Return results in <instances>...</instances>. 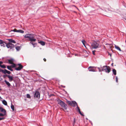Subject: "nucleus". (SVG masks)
<instances>
[{"label": "nucleus", "mask_w": 126, "mask_h": 126, "mask_svg": "<svg viewBox=\"0 0 126 126\" xmlns=\"http://www.w3.org/2000/svg\"><path fill=\"white\" fill-rule=\"evenodd\" d=\"M8 78L9 79V81L10 82H11L14 80L13 77L9 75Z\"/></svg>", "instance_id": "4468645a"}, {"label": "nucleus", "mask_w": 126, "mask_h": 126, "mask_svg": "<svg viewBox=\"0 0 126 126\" xmlns=\"http://www.w3.org/2000/svg\"><path fill=\"white\" fill-rule=\"evenodd\" d=\"M26 97L27 98H31L30 96V94H27Z\"/></svg>", "instance_id": "473e14b6"}, {"label": "nucleus", "mask_w": 126, "mask_h": 126, "mask_svg": "<svg viewBox=\"0 0 126 126\" xmlns=\"http://www.w3.org/2000/svg\"><path fill=\"white\" fill-rule=\"evenodd\" d=\"M2 90V89L0 88V90L1 91Z\"/></svg>", "instance_id": "49530a36"}, {"label": "nucleus", "mask_w": 126, "mask_h": 126, "mask_svg": "<svg viewBox=\"0 0 126 126\" xmlns=\"http://www.w3.org/2000/svg\"><path fill=\"white\" fill-rule=\"evenodd\" d=\"M125 42L126 43V40Z\"/></svg>", "instance_id": "8fccbe9b"}, {"label": "nucleus", "mask_w": 126, "mask_h": 126, "mask_svg": "<svg viewBox=\"0 0 126 126\" xmlns=\"http://www.w3.org/2000/svg\"><path fill=\"white\" fill-rule=\"evenodd\" d=\"M95 67L94 66H90L88 68V69L90 71L95 72Z\"/></svg>", "instance_id": "6e6552de"}, {"label": "nucleus", "mask_w": 126, "mask_h": 126, "mask_svg": "<svg viewBox=\"0 0 126 126\" xmlns=\"http://www.w3.org/2000/svg\"><path fill=\"white\" fill-rule=\"evenodd\" d=\"M100 47L99 43L96 42H93L91 44V48L93 49H96Z\"/></svg>", "instance_id": "7ed1b4c3"}, {"label": "nucleus", "mask_w": 126, "mask_h": 126, "mask_svg": "<svg viewBox=\"0 0 126 126\" xmlns=\"http://www.w3.org/2000/svg\"><path fill=\"white\" fill-rule=\"evenodd\" d=\"M15 48L17 51H19L20 49V47H17Z\"/></svg>", "instance_id": "cd10ccee"}, {"label": "nucleus", "mask_w": 126, "mask_h": 126, "mask_svg": "<svg viewBox=\"0 0 126 126\" xmlns=\"http://www.w3.org/2000/svg\"><path fill=\"white\" fill-rule=\"evenodd\" d=\"M17 31V30L16 29H14V30H11L10 31V32H11L13 31L15 32H16Z\"/></svg>", "instance_id": "2f4dec72"}, {"label": "nucleus", "mask_w": 126, "mask_h": 126, "mask_svg": "<svg viewBox=\"0 0 126 126\" xmlns=\"http://www.w3.org/2000/svg\"><path fill=\"white\" fill-rule=\"evenodd\" d=\"M118 78L117 77H116V81L117 82H118Z\"/></svg>", "instance_id": "e433bc0d"}, {"label": "nucleus", "mask_w": 126, "mask_h": 126, "mask_svg": "<svg viewBox=\"0 0 126 126\" xmlns=\"http://www.w3.org/2000/svg\"><path fill=\"white\" fill-rule=\"evenodd\" d=\"M3 62L1 61H0V66L1 65V64L3 63Z\"/></svg>", "instance_id": "79ce46f5"}, {"label": "nucleus", "mask_w": 126, "mask_h": 126, "mask_svg": "<svg viewBox=\"0 0 126 126\" xmlns=\"http://www.w3.org/2000/svg\"><path fill=\"white\" fill-rule=\"evenodd\" d=\"M67 103L70 105H71V103H72V101H67Z\"/></svg>", "instance_id": "bb28decb"}, {"label": "nucleus", "mask_w": 126, "mask_h": 126, "mask_svg": "<svg viewBox=\"0 0 126 126\" xmlns=\"http://www.w3.org/2000/svg\"><path fill=\"white\" fill-rule=\"evenodd\" d=\"M6 116V111H0V116Z\"/></svg>", "instance_id": "1a4fd4ad"}, {"label": "nucleus", "mask_w": 126, "mask_h": 126, "mask_svg": "<svg viewBox=\"0 0 126 126\" xmlns=\"http://www.w3.org/2000/svg\"><path fill=\"white\" fill-rule=\"evenodd\" d=\"M86 119H87H87H88L87 118H86Z\"/></svg>", "instance_id": "09e8293b"}, {"label": "nucleus", "mask_w": 126, "mask_h": 126, "mask_svg": "<svg viewBox=\"0 0 126 126\" xmlns=\"http://www.w3.org/2000/svg\"><path fill=\"white\" fill-rule=\"evenodd\" d=\"M82 43L83 44L86 48V46L85 45V43H86V42L84 40H82Z\"/></svg>", "instance_id": "393cba45"}, {"label": "nucleus", "mask_w": 126, "mask_h": 126, "mask_svg": "<svg viewBox=\"0 0 126 126\" xmlns=\"http://www.w3.org/2000/svg\"><path fill=\"white\" fill-rule=\"evenodd\" d=\"M8 75H8L6 74L5 75H3V76L4 78H5L6 77H8Z\"/></svg>", "instance_id": "72a5a7b5"}, {"label": "nucleus", "mask_w": 126, "mask_h": 126, "mask_svg": "<svg viewBox=\"0 0 126 126\" xmlns=\"http://www.w3.org/2000/svg\"><path fill=\"white\" fill-rule=\"evenodd\" d=\"M75 120H76V119H75V118H74V120H73V124H75Z\"/></svg>", "instance_id": "c9c22d12"}, {"label": "nucleus", "mask_w": 126, "mask_h": 126, "mask_svg": "<svg viewBox=\"0 0 126 126\" xmlns=\"http://www.w3.org/2000/svg\"><path fill=\"white\" fill-rule=\"evenodd\" d=\"M33 41H30V42L29 44H32L33 46L34 47H35L37 45V43H36L35 42H33Z\"/></svg>", "instance_id": "2eb2a0df"}, {"label": "nucleus", "mask_w": 126, "mask_h": 126, "mask_svg": "<svg viewBox=\"0 0 126 126\" xmlns=\"http://www.w3.org/2000/svg\"><path fill=\"white\" fill-rule=\"evenodd\" d=\"M18 65L19 66L18 67L16 68L15 69L16 70L18 71L22 69L23 66L20 64H18Z\"/></svg>", "instance_id": "f8f14e48"}, {"label": "nucleus", "mask_w": 126, "mask_h": 126, "mask_svg": "<svg viewBox=\"0 0 126 126\" xmlns=\"http://www.w3.org/2000/svg\"><path fill=\"white\" fill-rule=\"evenodd\" d=\"M7 68L8 70H10L11 71H13V70L11 68V67L10 66H7Z\"/></svg>", "instance_id": "4be33fe9"}, {"label": "nucleus", "mask_w": 126, "mask_h": 126, "mask_svg": "<svg viewBox=\"0 0 126 126\" xmlns=\"http://www.w3.org/2000/svg\"><path fill=\"white\" fill-rule=\"evenodd\" d=\"M0 110H5V109H3L2 107H0Z\"/></svg>", "instance_id": "4c0bfd02"}, {"label": "nucleus", "mask_w": 126, "mask_h": 126, "mask_svg": "<svg viewBox=\"0 0 126 126\" xmlns=\"http://www.w3.org/2000/svg\"><path fill=\"white\" fill-rule=\"evenodd\" d=\"M25 38L29 39V40L30 41L35 42L36 39L34 38V35L33 34H27L24 36Z\"/></svg>", "instance_id": "f257e3e1"}, {"label": "nucleus", "mask_w": 126, "mask_h": 126, "mask_svg": "<svg viewBox=\"0 0 126 126\" xmlns=\"http://www.w3.org/2000/svg\"><path fill=\"white\" fill-rule=\"evenodd\" d=\"M108 55H110V57H111V54L109 52H108Z\"/></svg>", "instance_id": "37998d69"}, {"label": "nucleus", "mask_w": 126, "mask_h": 126, "mask_svg": "<svg viewBox=\"0 0 126 126\" xmlns=\"http://www.w3.org/2000/svg\"><path fill=\"white\" fill-rule=\"evenodd\" d=\"M38 42L42 46H44L45 45V42L43 41H40Z\"/></svg>", "instance_id": "a211bd4d"}, {"label": "nucleus", "mask_w": 126, "mask_h": 126, "mask_svg": "<svg viewBox=\"0 0 126 126\" xmlns=\"http://www.w3.org/2000/svg\"><path fill=\"white\" fill-rule=\"evenodd\" d=\"M2 102L3 104L5 105H7V102L5 100H2Z\"/></svg>", "instance_id": "5701e85b"}, {"label": "nucleus", "mask_w": 126, "mask_h": 126, "mask_svg": "<svg viewBox=\"0 0 126 126\" xmlns=\"http://www.w3.org/2000/svg\"><path fill=\"white\" fill-rule=\"evenodd\" d=\"M4 119H5V118L4 117H0V121L2 120H4Z\"/></svg>", "instance_id": "58836bf2"}, {"label": "nucleus", "mask_w": 126, "mask_h": 126, "mask_svg": "<svg viewBox=\"0 0 126 126\" xmlns=\"http://www.w3.org/2000/svg\"><path fill=\"white\" fill-rule=\"evenodd\" d=\"M6 47L8 48H10L11 49L14 47H15L14 45L11 43L9 42L7 44Z\"/></svg>", "instance_id": "0eeeda50"}, {"label": "nucleus", "mask_w": 126, "mask_h": 126, "mask_svg": "<svg viewBox=\"0 0 126 126\" xmlns=\"http://www.w3.org/2000/svg\"><path fill=\"white\" fill-rule=\"evenodd\" d=\"M98 69L99 70V72H101L102 71V69H101L99 67H98Z\"/></svg>", "instance_id": "f704fd0d"}, {"label": "nucleus", "mask_w": 126, "mask_h": 126, "mask_svg": "<svg viewBox=\"0 0 126 126\" xmlns=\"http://www.w3.org/2000/svg\"><path fill=\"white\" fill-rule=\"evenodd\" d=\"M1 72L4 74L7 73L8 74H10L11 73V72L10 71H8L6 69H4V70L2 69Z\"/></svg>", "instance_id": "ddd939ff"}, {"label": "nucleus", "mask_w": 126, "mask_h": 126, "mask_svg": "<svg viewBox=\"0 0 126 126\" xmlns=\"http://www.w3.org/2000/svg\"><path fill=\"white\" fill-rule=\"evenodd\" d=\"M4 82L8 87H10L11 86V85L8 81L5 80H4Z\"/></svg>", "instance_id": "dca6fc26"}, {"label": "nucleus", "mask_w": 126, "mask_h": 126, "mask_svg": "<svg viewBox=\"0 0 126 126\" xmlns=\"http://www.w3.org/2000/svg\"><path fill=\"white\" fill-rule=\"evenodd\" d=\"M54 96V95L53 94H51L50 95H49V94L48 95V96L49 97H50L52 96Z\"/></svg>", "instance_id": "a19ab883"}, {"label": "nucleus", "mask_w": 126, "mask_h": 126, "mask_svg": "<svg viewBox=\"0 0 126 126\" xmlns=\"http://www.w3.org/2000/svg\"><path fill=\"white\" fill-rule=\"evenodd\" d=\"M102 14L106 16L103 13Z\"/></svg>", "instance_id": "de8ad7c7"}, {"label": "nucleus", "mask_w": 126, "mask_h": 126, "mask_svg": "<svg viewBox=\"0 0 126 126\" xmlns=\"http://www.w3.org/2000/svg\"><path fill=\"white\" fill-rule=\"evenodd\" d=\"M95 50H93L92 51V53H93V54L94 55H95Z\"/></svg>", "instance_id": "ea45409f"}, {"label": "nucleus", "mask_w": 126, "mask_h": 126, "mask_svg": "<svg viewBox=\"0 0 126 126\" xmlns=\"http://www.w3.org/2000/svg\"><path fill=\"white\" fill-rule=\"evenodd\" d=\"M9 40L10 43L11 42L14 43H16V42L14 40H13L12 39H9Z\"/></svg>", "instance_id": "6ab92c4d"}, {"label": "nucleus", "mask_w": 126, "mask_h": 126, "mask_svg": "<svg viewBox=\"0 0 126 126\" xmlns=\"http://www.w3.org/2000/svg\"><path fill=\"white\" fill-rule=\"evenodd\" d=\"M40 94L39 92L36 91L34 94V97L37 98H39L40 97Z\"/></svg>", "instance_id": "9d476101"}, {"label": "nucleus", "mask_w": 126, "mask_h": 126, "mask_svg": "<svg viewBox=\"0 0 126 126\" xmlns=\"http://www.w3.org/2000/svg\"><path fill=\"white\" fill-rule=\"evenodd\" d=\"M112 72L114 75H116V70L115 69H113L112 70Z\"/></svg>", "instance_id": "b1692460"}, {"label": "nucleus", "mask_w": 126, "mask_h": 126, "mask_svg": "<svg viewBox=\"0 0 126 126\" xmlns=\"http://www.w3.org/2000/svg\"><path fill=\"white\" fill-rule=\"evenodd\" d=\"M79 112L80 114L82 116H84V115L83 114V113L82 112H81V111H78Z\"/></svg>", "instance_id": "a878e982"}, {"label": "nucleus", "mask_w": 126, "mask_h": 126, "mask_svg": "<svg viewBox=\"0 0 126 126\" xmlns=\"http://www.w3.org/2000/svg\"><path fill=\"white\" fill-rule=\"evenodd\" d=\"M115 47L119 51H121V50L120 48L118 46H117L116 45H115Z\"/></svg>", "instance_id": "412c9836"}, {"label": "nucleus", "mask_w": 126, "mask_h": 126, "mask_svg": "<svg viewBox=\"0 0 126 126\" xmlns=\"http://www.w3.org/2000/svg\"><path fill=\"white\" fill-rule=\"evenodd\" d=\"M12 65H11L10 66L11 67H12L13 68L15 67L16 66V65L14 63H13V64H12Z\"/></svg>", "instance_id": "c85d7f7f"}, {"label": "nucleus", "mask_w": 126, "mask_h": 126, "mask_svg": "<svg viewBox=\"0 0 126 126\" xmlns=\"http://www.w3.org/2000/svg\"><path fill=\"white\" fill-rule=\"evenodd\" d=\"M101 68L102 69V71H105L107 73H109L110 71V67L107 65L103 66V67H101Z\"/></svg>", "instance_id": "f03ea898"}, {"label": "nucleus", "mask_w": 126, "mask_h": 126, "mask_svg": "<svg viewBox=\"0 0 126 126\" xmlns=\"http://www.w3.org/2000/svg\"><path fill=\"white\" fill-rule=\"evenodd\" d=\"M43 60L44 61H45V62L46 61V60L45 59V58H44Z\"/></svg>", "instance_id": "c03bdc74"}, {"label": "nucleus", "mask_w": 126, "mask_h": 126, "mask_svg": "<svg viewBox=\"0 0 126 126\" xmlns=\"http://www.w3.org/2000/svg\"><path fill=\"white\" fill-rule=\"evenodd\" d=\"M14 59H11L8 60L9 63L10 64H12L13 63Z\"/></svg>", "instance_id": "f3484780"}, {"label": "nucleus", "mask_w": 126, "mask_h": 126, "mask_svg": "<svg viewBox=\"0 0 126 126\" xmlns=\"http://www.w3.org/2000/svg\"><path fill=\"white\" fill-rule=\"evenodd\" d=\"M11 108L12 110H14V107L13 105H11Z\"/></svg>", "instance_id": "c756f323"}, {"label": "nucleus", "mask_w": 126, "mask_h": 126, "mask_svg": "<svg viewBox=\"0 0 126 126\" xmlns=\"http://www.w3.org/2000/svg\"><path fill=\"white\" fill-rule=\"evenodd\" d=\"M72 103L71 106L73 107L77 106V108L76 109V110H80L79 107H78L77 103L75 101H72Z\"/></svg>", "instance_id": "39448f33"}, {"label": "nucleus", "mask_w": 126, "mask_h": 126, "mask_svg": "<svg viewBox=\"0 0 126 126\" xmlns=\"http://www.w3.org/2000/svg\"><path fill=\"white\" fill-rule=\"evenodd\" d=\"M0 44L1 46L4 47L6 46V45H7V44L5 42L1 40H0Z\"/></svg>", "instance_id": "9b49d317"}, {"label": "nucleus", "mask_w": 126, "mask_h": 126, "mask_svg": "<svg viewBox=\"0 0 126 126\" xmlns=\"http://www.w3.org/2000/svg\"><path fill=\"white\" fill-rule=\"evenodd\" d=\"M17 32H19L21 33H23L24 32L23 30H17Z\"/></svg>", "instance_id": "aec40b11"}, {"label": "nucleus", "mask_w": 126, "mask_h": 126, "mask_svg": "<svg viewBox=\"0 0 126 126\" xmlns=\"http://www.w3.org/2000/svg\"><path fill=\"white\" fill-rule=\"evenodd\" d=\"M1 70L2 69H0V72H1Z\"/></svg>", "instance_id": "a18cd8bd"}, {"label": "nucleus", "mask_w": 126, "mask_h": 126, "mask_svg": "<svg viewBox=\"0 0 126 126\" xmlns=\"http://www.w3.org/2000/svg\"><path fill=\"white\" fill-rule=\"evenodd\" d=\"M0 67L2 68H6V66L4 65H1Z\"/></svg>", "instance_id": "7c9ffc66"}, {"label": "nucleus", "mask_w": 126, "mask_h": 126, "mask_svg": "<svg viewBox=\"0 0 126 126\" xmlns=\"http://www.w3.org/2000/svg\"><path fill=\"white\" fill-rule=\"evenodd\" d=\"M110 6L108 5L102 7V9L103 10H105V11H112L110 8Z\"/></svg>", "instance_id": "423d86ee"}, {"label": "nucleus", "mask_w": 126, "mask_h": 126, "mask_svg": "<svg viewBox=\"0 0 126 126\" xmlns=\"http://www.w3.org/2000/svg\"><path fill=\"white\" fill-rule=\"evenodd\" d=\"M58 104L60 105L64 109L66 110L67 109V105L63 102L60 100H58Z\"/></svg>", "instance_id": "20e7f679"}]
</instances>
